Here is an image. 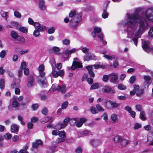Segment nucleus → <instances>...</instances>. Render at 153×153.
Instances as JSON below:
<instances>
[{
    "label": "nucleus",
    "instance_id": "nucleus-1",
    "mask_svg": "<svg viewBox=\"0 0 153 153\" xmlns=\"http://www.w3.org/2000/svg\"><path fill=\"white\" fill-rule=\"evenodd\" d=\"M143 17H140L135 13L129 14L127 13L120 25L127 28L124 31L127 33V38H133L134 36L139 38L142 33L148 28V22Z\"/></svg>",
    "mask_w": 153,
    "mask_h": 153
},
{
    "label": "nucleus",
    "instance_id": "nucleus-2",
    "mask_svg": "<svg viewBox=\"0 0 153 153\" xmlns=\"http://www.w3.org/2000/svg\"><path fill=\"white\" fill-rule=\"evenodd\" d=\"M45 67L44 65H40L38 68V70L39 73V77L42 78L39 79V80L40 81L43 86L46 87L47 86V82L46 79L45 77Z\"/></svg>",
    "mask_w": 153,
    "mask_h": 153
},
{
    "label": "nucleus",
    "instance_id": "nucleus-3",
    "mask_svg": "<svg viewBox=\"0 0 153 153\" xmlns=\"http://www.w3.org/2000/svg\"><path fill=\"white\" fill-rule=\"evenodd\" d=\"M52 134L53 135H59V137L58 138L56 141V142L57 143L64 142L65 140V133L64 131H60L58 130H54L52 131Z\"/></svg>",
    "mask_w": 153,
    "mask_h": 153
},
{
    "label": "nucleus",
    "instance_id": "nucleus-4",
    "mask_svg": "<svg viewBox=\"0 0 153 153\" xmlns=\"http://www.w3.org/2000/svg\"><path fill=\"white\" fill-rule=\"evenodd\" d=\"M52 88L53 92L57 91L62 93H65L67 90L66 86L65 84H62L61 85L56 84H53L52 86Z\"/></svg>",
    "mask_w": 153,
    "mask_h": 153
},
{
    "label": "nucleus",
    "instance_id": "nucleus-5",
    "mask_svg": "<svg viewBox=\"0 0 153 153\" xmlns=\"http://www.w3.org/2000/svg\"><path fill=\"white\" fill-rule=\"evenodd\" d=\"M77 49L76 48H74L71 50H69L68 49L65 50L63 52V54L64 55H63L62 59L64 61L68 60L70 56L71 53H74L77 51Z\"/></svg>",
    "mask_w": 153,
    "mask_h": 153
},
{
    "label": "nucleus",
    "instance_id": "nucleus-6",
    "mask_svg": "<svg viewBox=\"0 0 153 153\" xmlns=\"http://www.w3.org/2000/svg\"><path fill=\"white\" fill-rule=\"evenodd\" d=\"M120 106V104L110 100H107L105 102V106L108 109L111 110Z\"/></svg>",
    "mask_w": 153,
    "mask_h": 153
},
{
    "label": "nucleus",
    "instance_id": "nucleus-7",
    "mask_svg": "<svg viewBox=\"0 0 153 153\" xmlns=\"http://www.w3.org/2000/svg\"><path fill=\"white\" fill-rule=\"evenodd\" d=\"M143 17L149 21L153 22V8L148 9L145 13V17Z\"/></svg>",
    "mask_w": 153,
    "mask_h": 153
},
{
    "label": "nucleus",
    "instance_id": "nucleus-8",
    "mask_svg": "<svg viewBox=\"0 0 153 153\" xmlns=\"http://www.w3.org/2000/svg\"><path fill=\"white\" fill-rule=\"evenodd\" d=\"M82 63L78 61L77 58H74L72 65L71 67L72 70H75L76 68H82Z\"/></svg>",
    "mask_w": 153,
    "mask_h": 153
},
{
    "label": "nucleus",
    "instance_id": "nucleus-9",
    "mask_svg": "<svg viewBox=\"0 0 153 153\" xmlns=\"http://www.w3.org/2000/svg\"><path fill=\"white\" fill-rule=\"evenodd\" d=\"M110 81L113 83H116L117 82L118 75L116 73H112L109 74Z\"/></svg>",
    "mask_w": 153,
    "mask_h": 153
},
{
    "label": "nucleus",
    "instance_id": "nucleus-10",
    "mask_svg": "<svg viewBox=\"0 0 153 153\" xmlns=\"http://www.w3.org/2000/svg\"><path fill=\"white\" fill-rule=\"evenodd\" d=\"M142 47L143 49L146 51L149 52L151 51V49L149 46V42L146 41L143 39L142 40Z\"/></svg>",
    "mask_w": 153,
    "mask_h": 153
},
{
    "label": "nucleus",
    "instance_id": "nucleus-11",
    "mask_svg": "<svg viewBox=\"0 0 153 153\" xmlns=\"http://www.w3.org/2000/svg\"><path fill=\"white\" fill-rule=\"evenodd\" d=\"M101 53L104 54L103 56L108 60H112L114 59L115 60L117 59V58L115 57L114 55H106V54L107 53L105 50H103L100 52Z\"/></svg>",
    "mask_w": 153,
    "mask_h": 153
},
{
    "label": "nucleus",
    "instance_id": "nucleus-12",
    "mask_svg": "<svg viewBox=\"0 0 153 153\" xmlns=\"http://www.w3.org/2000/svg\"><path fill=\"white\" fill-rule=\"evenodd\" d=\"M34 27L36 29L41 32H43L44 29H46L45 26L42 25L38 22L35 23Z\"/></svg>",
    "mask_w": 153,
    "mask_h": 153
},
{
    "label": "nucleus",
    "instance_id": "nucleus-13",
    "mask_svg": "<svg viewBox=\"0 0 153 153\" xmlns=\"http://www.w3.org/2000/svg\"><path fill=\"white\" fill-rule=\"evenodd\" d=\"M35 85V82L32 76H29L27 79V86L29 88Z\"/></svg>",
    "mask_w": 153,
    "mask_h": 153
},
{
    "label": "nucleus",
    "instance_id": "nucleus-14",
    "mask_svg": "<svg viewBox=\"0 0 153 153\" xmlns=\"http://www.w3.org/2000/svg\"><path fill=\"white\" fill-rule=\"evenodd\" d=\"M45 3L43 0H39V8L42 12H45L47 9V7L45 5Z\"/></svg>",
    "mask_w": 153,
    "mask_h": 153
},
{
    "label": "nucleus",
    "instance_id": "nucleus-15",
    "mask_svg": "<svg viewBox=\"0 0 153 153\" xmlns=\"http://www.w3.org/2000/svg\"><path fill=\"white\" fill-rule=\"evenodd\" d=\"M144 79L146 82H144L143 85L144 86V88H148L150 83L149 82V81L150 80L151 78L149 76H144Z\"/></svg>",
    "mask_w": 153,
    "mask_h": 153
},
{
    "label": "nucleus",
    "instance_id": "nucleus-16",
    "mask_svg": "<svg viewBox=\"0 0 153 153\" xmlns=\"http://www.w3.org/2000/svg\"><path fill=\"white\" fill-rule=\"evenodd\" d=\"M102 91L105 93H110L113 94L115 91L113 88H111L108 86H105L103 88Z\"/></svg>",
    "mask_w": 153,
    "mask_h": 153
},
{
    "label": "nucleus",
    "instance_id": "nucleus-17",
    "mask_svg": "<svg viewBox=\"0 0 153 153\" xmlns=\"http://www.w3.org/2000/svg\"><path fill=\"white\" fill-rule=\"evenodd\" d=\"M75 20V18H73L70 21V26L73 28H76L77 27L79 21H78L77 19Z\"/></svg>",
    "mask_w": 153,
    "mask_h": 153
},
{
    "label": "nucleus",
    "instance_id": "nucleus-18",
    "mask_svg": "<svg viewBox=\"0 0 153 153\" xmlns=\"http://www.w3.org/2000/svg\"><path fill=\"white\" fill-rule=\"evenodd\" d=\"M87 119L85 118H81L79 120H77L76 123V126L78 127H81L83 124L87 121Z\"/></svg>",
    "mask_w": 153,
    "mask_h": 153
},
{
    "label": "nucleus",
    "instance_id": "nucleus-19",
    "mask_svg": "<svg viewBox=\"0 0 153 153\" xmlns=\"http://www.w3.org/2000/svg\"><path fill=\"white\" fill-rule=\"evenodd\" d=\"M88 72L90 76L92 77H94L95 76V74L94 72L92 71L93 67L92 66H86L85 67Z\"/></svg>",
    "mask_w": 153,
    "mask_h": 153
},
{
    "label": "nucleus",
    "instance_id": "nucleus-20",
    "mask_svg": "<svg viewBox=\"0 0 153 153\" xmlns=\"http://www.w3.org/2000/svg\"><path fill=\"white\" fill-rule=\"evenodd\" d=\"M43 143L40 140H37L35 142L33 143L32 146L34 148H37L40 145H41Z\"/></svg>",
    "mask_w": 153,
    "mask_h": 153
},
{
    "label": "nucleus",
    "instance_id": "nucleus-21",
    "mask_svg": "<svg viewBox=\"0 0 153 153\" xmlns=\"http://www.w3.org/2000/svg\"><path fill=\"white\" fill-rule=\"evenodd\" d=\"M101 143V141L100 140L97 139H93L91 142V144L94 146H98Z\"/></svg>",
    "mask_w": 153,
    "mask_h": 153
},
{
    "label": "nucleus",
    "instance_id": "nucleus-22",
    "mask_svg": "<svg viewBox=\"0 0 153 153\" xmlns=\"http://www.w3.org/2000/svg\"><path fill=\"white\" fill-rule=\"evenodd\" d=\"M0 14L2 17L6 19L7 22V19L8 17V12L1 10L0 11Z\"/></svg>",
    "mask_w": 153,
    "mask_h": 153
},
{
    "label": "nucleus",
    "instance_id": "nucleus-23",
    "mask_svg": "<svg viewBox=\"0 0 153 153\" xmlns=\"http://www.w3.org/2000/svg\"><path fill=\"white\" fill-rule=\"evenodd\" d=\"M98 38L100 39V41L101 42H102V43L105 45L107 44V42L106 41H105L103 40V34L102 33H99L97 35Z\"/></svg>",
    "mask_w": 153,
    "mask_h": 153
},
{
    "label": "nucleus",
    "instance_id": "nucleus-24",
    "mask_svg": "<svg viewBox=\"0 0 153 153\" xmlns=\"http://www.w3.org/2000/svg\"><path fill=\"white\" fill-rule=\"evenodd\" d=\"M19 130L18 126L15 124H13L11 126V132L16 133Z\"/></svg>",
    "mask_w": 153,
    "mask_h": 153
},
{
    "label": "nucleus",
    "instance_id": "nucleus-25",
    "mask_svg": "<svg viewBox=\"0 0 153 153\" xmlns=\"http://www.w3.org/2000/svg\"><path fill=\"white\" fill-rule=\"evenodd\" d=\"M91 66H92V67L94 66L96 69H97L99 68H104L105 67V65L101 63L96 64Z\"/></svg>",
    "mask_w": 153,
    "mask_h": 153
},
{
    "label": "nucleus",
    "instance_id": "nucleus-26",
    "mask_svg": "<svg viewBox=\"0 0 153 153\" xmlns=\"http://www.w3.org/2000/svg\"><path fill=\"white\" fill-rule=\"evenodd\" d=\"M111 119L113 123H116L118 121V117L115 114H113L111 115Z\"/></svg>",
    "mask_w": 153,
    "mask_h": 153
},
{
    "label": "nucleus",
    "instance_id": "nucleus-27",
    "mask_svg": "<svg viewBox=\"0 0 153 153\" xmlns=\"http://www.w3.org/2000/svg\"><path fill=\"white\" fill-rule=\"evenodd\" d=\"M65 127V126L62 124V123H59L55 126L54 127V128L60 130L62 128H64Z\"/></svg>",
    "mask_w": 153,
    "mask_h": 153
},
{
    "label": "nucleus",
    "instance_id": "nucleus-28",
    "mask_svg": "<svg viewBox=\"0 0 153 153\" xmlns=\"http://www.w3.org/2000/svg\"><path fill=\"white\" fill-rule=\"evenodd\" d=\"M65 127V126L62 124V123H59L55 126L54 127V128L60 130L62 128H64Z\"/></svg>",
    "mask_w": 153,
    "mask_h": 153
},
{
    "label": "nucleus",
    "instance_id": "nucleus-29",
    "mask_svg": "<svg viewBox=\"0 0 153 153\" xmlns=\"http://www.w3.org/2000/svg\"><path fill=\"white\" fill-rule=\"evenodd\" d=\"M11 25H7L6 27L7 28H13V27H16L19 24L18 23L16 22L12 21L10 22Z\"/></svg>",
    "mask_w": 153,
    "mask_h": 153
},
{
    "label": "nucleus",
    "instance_id": "nucleus-30",
    "mask_svg": "<svg viewBox=\"0 0 153 153\" xmlns=\"http://www.w3.org/2000/svg\"><path fill=\"white\" fill-rule=\"evenodd\" d=\"M113 140L115 143H120L121 140H122V137L119 136H115Z\"/></svg>",
    "mask_w": 153,
    "mask_h": 153
},
{
    "label": "nucleus",
    "instance_id": "nucleus-31",
    "mask_svg": "<svg viewBox=\"0 0 153 153\" xmlns=\"http://www.w3.org/2000/svg\"><path fill=\"white\" fill-rule=\"evenodd\" d=\"M129 142V141L128 140L123 139L122 138V140H121L120 143L123 146H125L127 145Z\"/></svg>",
    "mask_w": 153,
    "mask_h": 153
},
{
    "label": "nucleus",
    "instance_id": "nucleus-32",
    "mask_svg": "<svg viewBox=\"0 0 153 153\" xmlns=\"http://www.w3.org/2000/svg\"><path fill=\"white\" fill-rule=\"evenodd\" d=\"M51 76H53L54 78H56L58 76V72L55 71H53L50 75Z\"/></svg>",
    "mask_w": 153,
    "mask_h": 153
},
{
    "label": "nucleus",
    "instance_id": "nucleus-33",
    "mask_svg": "<svg viewBox=\"0 0 153 153\" xmlns=\"http://www.w3.org/2000/svg\"><path fill=\"white\" fill-rule=\"evenodd\" d=\"M52 49L54 53L58 55H60V53H59L60 49L58 47L56 46L54 47H53Z\"/></svg>",
    "mask_w": 153,
    "mask_h": 153
},
{
    "label": "nucleus",
    "instance_id": "nucleus-34",
    "mask_svg": "<svg viewBox=\"0 0 153 153\" xmlns=\"http://www.w3.org/2000/svg\"><path fill=\"white\" fill-rule=\"evenodd\" d=\"M19 30L21 32L25 33H27L28 31L27 28L25 27H20L19 28Z\"/></svg>",
    "mask_w": 153,
    "mask_h": 153
},
{
    "label": "nucleus",
    "instance_id": "nucleus-35",
    "mask_svg": "<svg viewBox=\"0 0 153 153\" xmlns=\"http://www.w3.org/2000/svg\"><path fill=\"white\" fill-rule=\"evenodd\" d=\"M99 87V85L97 83H93L91 86L90 89L91 90L95 89L98 88Z\"/></svg>",
    "mask_w": 153,
    "mask_h": 153
},
{
    "label": "nucleus",
    "instance_id": "nucleus-36",
    "mask_svg": "<svg viewBox=\"0 0 153 153\" xmlns=\"http://www.w3.org/2000/svg\"><path fill=\"white\" fill-rule=\"evenodd\" d=\"M90 111L93 114H96L98 113V112L96 108L94 106L91 107L90 108Z\"/></svg>",
    "mask_w": 153,
    "mask_h": 153
},
{
    "label": "nucleus",
    "instance_id": "nucleus-37",
    "mask_svg": "<svg viewBox=\"0 0 153 153\" xmlns=\"http://www.w3.org/2000/svg\"><path fill=\"white\" fill-rule=\"evenodd\" d=\"M11 36L12 37L16 39L18 37L17 33L15 31H12L11 33Z\"/></svg>",
    "mask_w": 153,
    "mask_h": 153
},
{
    "label": "nucleus",
    "instance_id": "nucleus-38",
    "mask_svg": "<svg viewBox=\"0 0 153 153\" xmlns=\"http://www.w3.org/2000/svg\"><path fill=\"white\" fill-rule=\"evenodd\" d=\"M96 107L97 110L99 111H104V109L99 104H97Z\"/></svg>",
    "mask_w": 153,
    "mask_h": 153
},
{
    "label": "nucleus",
    "instance_id": "nucleus-39",
    "mask_svg": "<svg viewBox=\"0 0 153 153\" xmlns=\"http://www.w3.org/2000/svg\"><path fill=\"white\" fill-rule=\"evenodd\" d=\"M142 89L140 90L138 92H137L136 94L138 96H140V95L143 94V90L144 89L146 88H144V86L142 85Z\"/></svg>",
    "mask_w": 153,
    "mask_h": 153
},
{
    "label": "nucleus",
    "instance_id": "nucleus-40",
    "mask_svg": "<svg viewBox=\"0 0 153 153\" xmlns=\"http://www.w3.org/2000/svg\"><path fill=\"white\" fill-rule=\"evenodd\" d=\"M68 105V102L67 101H65L64 102L62 105V108L63 109H65L66 108Z\"/></svg>",
    "mask_w": 153,
    "mask_h": 153
},
{
    "label": "nucleus",
    "instance_id": "nucleus-41",
    "mask_svg": "<svg viewBox=\"0 0 153 153\" xmlns=\"http://www.w3.org/2000/svg\"><path fill=\"white\" fill-rule=\"evenodd\" d=\"M40 31L35 29L33 32V35L35 37H38L40 35Z\"/></svg>",
    "mask_w": 153,
    "mask_h": 153
},
{
    "label": "nucleus",
    "instance_id": "nucleus-42",
    "mask_svg": "<svg viewBox=\"0 0 153 153\" xmlns=\"http://www.w3.org/2000/svg\"><path fill=\"white\" fill-rule=\"evenodd\" d=\"M153 140V133L150 132L149 134L148 137V140L151 141Z\"/></svg>",
    "mask_w": 153,
    "mask_h": 153
},
{
    "label": "nucleus",
    "instance_id": "nucleus-43",
    "mask_svg": "<svg viewBox=\"0 0 153 153\" xmlns=\"http://www.w3.org/2000/svg\"><path fill=\"white\" fill-rule=\"evenodd\" d=\"M69 120L70 118L68 117H66L63 120L62 124L65 126V127L67 126V124L69 122Z\"/></svg>",
    "mask_w": 153,
    "mask_h": 153
},
{
    "label": "nucleus",
    "instance_id": "nucleus-44",
    "mask_svg": "<svg viewBox=\"0 0 153 153\" xmlns=\"http://www.w3.org/2000/svg\"><path fill=\"white\" fill-rule=\"evenodd\" d=\"M14 15L15 17L17 18H21L22 16L21 13L17 11L14 12Z\"/></svg>",
    "mask_w": 153,
    "mask_h": 153
},
{
    "label": "nucleus",
    "instance_id": "nucleus-45",
    "mask_svg": "<svg viewBox=\"0 0 153 153\" xmlns=\"http://www.w3.org/2000/svg\"><path fill=\"white\" fill-rule=\"evenodd\" d=\"M108 13L105 10H104L102 14V17L104 19H106L108 16Z\"/></svg>",
    "mask_w": 153,
    "mask_h": 153
},
{
    "label": "nucleus",
    "instance_id": "nucleus-46",
    "mask_svg": "<svg viewBox=\"0 0 153 153\" xmlns=\"http://www.w3.org/2000/svg\"><path fill=\"white\" fill-rule=\"evenodd\" d=\"M76 12L75 11H71L69 14V16L70 17H72L74 16V17H77V15H76Z\"/></svg>",
    "mask_w": 153,
    "mask_h": 153
},
{
    "label": "nucleus",
    "instance_id": "nucleus-47",
    "mask_svg": "<svg viewBox=\"0 0 153 153\" xmlns=\"http://www.w3.org/2000/svg\"><path fill=\"white\" fill-rule=\"evenodd\" d=\"M118 88L120 90H125L126 88V87L124 85L120 84L118 85Z\"/></svg>",
    "mask_w": 153,
    "mask_h": 153
},
{
    "label": "nucleus",
    "instance_id": "nucleus-48",
    "mask_svg": "<svg viewBox=\"0 0 153 153\" xmlns=\"http://www.w3.org/2000/svg\"><path fill=\"white\" fill-rule=\"evenodd\" d=\"M12 105L13 107L16 108L19 106V104L18 102L14 101L13 102Z\"/></svg>",
    "mask_w": 153,
    "mask_h": 153
},
{
    "label": "nucleus",
    "instance_id": "nucleus-49",
    "mask_svg": "<svg viewBox=\"0 0 153 153\" xmlns=\"http://www.w3.org/2000/svg\"><path fill=\"white\" fill-rule=\"evenodd\" d=\"M4 80L1 79L0 80V88L1 89H3L4 88Z\"/></svg>",
    "mask_w": 153,
    "mask_h": 153
},
{
    "label": "nucleus",
    "instance_id": "nucleus-50",
    "mask_svg": "<svg viewBox=\"0 0 153 153\" xmlns=\"http://www.w3.org/2000/svg\"><path fill=\"white\" fill-rule=\"evenodd\" d=\"M78 119V118H76L71 119L70 120V123L71 125H74L76 123Z\"/></svg>",
    "mask_w": 153,
    "mask_h": 153
},
{
    "label": "nucleus",
    "instance_id": "nucleus-51",
    "mask_svg": "<svg viewBox=\"0 0 153 153\" xmlns=\"http://www.w3.org/2000/svg\"><path fill=\"white\" fill-rule=\"evenodd\" d=\"M109 74L108 75H104L103 76L102 78V80L105 82H107L108 79H109Z\"/></svg>",
    "mask_w": 153,
    "mask_h": 153
},
{
    "label": "nucleus",
    "instance_id": "nucleus-52",
    "mask_svg": "<svg viewBox=\"0 0 153 153\" xmlns=\"http://www.w3.org/2000/svg\"><path fill=\"white\" fill-rule=\"evenodd\" d=\"M149 35L151 37H153V26L152 27L149 32ZM153 52V48L152 49Z\"/></svg>",
    "mask_w": 153,
    "mask_h": 153
},
{
    "label": "nucleus",
    "instance_id": "nucleus-53",
    "mask_svg": "<svg viewBox=\"0 0 153 153\" xmlns=\"http://www.w3.org/2000/svg\"><path fill=\"white\" fill-rule=\"evenodd\" d=\"M136 77L134 76L131 77L129 79V82L131 84L133 83L136 79Z\"/></svg>",
    "mask_w": 153,
    "mask_h": 153
},
{
    "label": "nucleus",
    "instance_id": "nucleus-54",
    "mask_svg": "<svg viewBox=\"0 0 153 153\" xmlns=\"http://www.w3.org/2000/svg\"><path fill=\"white\" fill-rule=\"evenodd\" d=\"M55 32V28L53 27H51L48 30V32L49 34H52Z\"/></svg>",
    "mask_w": 153,
    "mask_h": 153
},
{
    "label": "nucleus",
    "instance_id": "nucleus-55",
    "mask_svg": "<svg viewBox=\"0 0 153 153\" xmlns=\"http://www.w3.org/2000/svg\"><path fill=\"white\" fill-rule=\"evenodd\" d=\"M28 23L30 25H33L34 26V24L35 22H34L32 19L30 18H29L28 19Z\"/></svg>",
    "mask_w": 153,
    "mask_h": 153
},
{
    "label": "nucleus",
    "instance_id": "nucleus-56",
    "mask_svg": "<svg viewBox=\"0 0 153 153\" xmlns=\"http://www.w3.org/2000/svg\"><path fill=\"white\" fill-rule=\"evenodd\" d=\"M141 127V125L139 123H136L134 125V128L135 130L137 129L138 128H140Z\"/></svg>",
    "mask_w": 153,
    "mask_h": 153
},
{
    "label": "nucleus",
    "instance_id": "nucleus-57",
    "mask_svg": "<svg viewBox=\"0 0 153 153\" xmlns=\"http://www.w3.org/2000/svg\"><path fill=\"white\" fill-rule=\"evenodd\" d=\"M11 86L13 89H15V88L19 87L20 85L19 84H16L15 82H14L11 85Z\"/></svg>",
    "mask_w": 153,
    "mask_h": 153
},
{
    "label": "nucleus",
    "instance_id": "nucleus-58",
    "mask_svg": "<svg viewBox=\"0 0 153 153\" xmlns=\"http://www.w3.org/2000/svg\"><path fill=\"white\" fill-rule=\"evenodd\" d=\"M26 62H22L21 63V70L22 69H25L26 68Z\"/></svg>",
    "mask_w": 153,
    "mask_h": 153
},
{
    "label": "nucleus",
    "instance_id": "nucleus-59",
    "mask_svg": "<svg viewBox=\"0 0 153 153\" xmlns=\"http://www.w3.org/2000/svg\"><path fill=\"white\" fill-rule=\"evenodd\" d=\"M5 54L6 52L4 50H2L0 53V57L2 58H4L5 56Z\"/></svg>",
    "mask_w": 153,
    "mask_h": 153
},
{
    "label": "nucleus",
    "instance_id": "nucleus-60",
    "mask_svg": "<svg viewBox=\"0 0 153 153\" xmlns=\"http://www.w3.org/2000/svg\"><path fill=\"white\" fill-rule=\"evenodd\" d=\"M18 40L21 43H24L25 42V39L23 36L19 37Z\"/></svg>",
    "mask_w": 153,
    "mask_h": 153
},
{
    "label": "nucleus",
    "instance_id": "nucleus-61",
    "mask_svg": "<svg viewBox=\"0 0 153 153\" xmlns=\"http://www.w3.org/2000/svg\"><path fill=\"white\" fill-rule=\"evenodd\" d=\"M11 137L12 134L9 133H7L4 135V137L7 139H10Z\"/></svg>",
    "mask_w": 153,
    "mask_h": 153
},
{
    "label": "nucleus",
    "instance_id": "nucleus-62",
    "mask_svg": "<svg viewBox=\"0 0 153 153\" xmlns=\"http://www.w3.org/2000/svg\"><path fill=\"white\" fill-rule=\"evenodd\" d=\"M140 118L141 119L143 120H145L146 119V118L145 117L144 114V113H140Z\"/></svg>",
    "mask_w": 153,
    "mask_h": 153
},
{
    "label": "nucleus",
    "instance_id": "nucleus-63",
    "mask_svg": "<svg viewBox=\"0 0 153 153\" xmlns=\"http://www.w3.org/2000/svg\"><path fill=\"white\" fill-rule=\"evenodd\" d=\"M62 43L64 45H68L70 43V41L68 39H65L63 40Z\"/></svg>",
    "mask_w": 153,
    "mask_h": 153
},
{
    "label": "nucleus",
    "instance_id": "nucleus-64",
    "mask_svg": "<svg viewBox=\"0 0 153 153\" xmlns=\"http://www.w3.org/2000/svg\"><path fill=\"white\" fill-rule=\"evenodd\" d=\"M125 110L128 112L129 113H130L132 111V109L131 107L128 106H126L125 107Z\"/></svg>",
    "mask_w": 153,
    "mask_h": 153
}]
</instances>
